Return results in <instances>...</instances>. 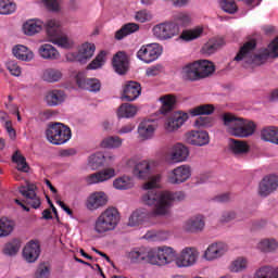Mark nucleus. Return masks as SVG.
Segmentation results:
<instances>
[{
  "label": "nucleus",
  "mask_w": 278,
  "mask_h": 278,
  "mask_svg": "<svg viewBox=\"0 0 278 278\" xmlns=\"http://www.w3.org/2000/svg\"><path fill=\"white\" fill-rule=\"evenodd\" d=\"M152 18L153 15H151V12L147 10H140L135 14V21H137V23H148Z\"/></svg>",
  "instance_id": "obj_58"
},
{
  "label": "nucleus",
  "mask_w": 278,
  "mask_h": 278,
  "mask_svg": "<svg viewBox=\"0 0 278 278\" xmlns=\"http://www.w3.org/2000/svg\"><path fill=\"white\" fill-rule=\"evenodd\" d=\"M49 275H51V268H49V265L47 263L39 264L35 273V278H49Z\"/></svg>",
  "instance_id": "obj_57"
},
{
  "label": "nucleus",
  "mask_w": 278,
  "mask_h": 278,
  "mask_svg": "<svg viewBox=\"0 0 278 278\" xmlns=\"http://www.w3.org/2000/svg\"><path fill=\"white\" fill-rule=\"evenodd\" d=\"M108 203V198H105V193L97 192L89 197L87 201L88 210H99V207H103Z\"/></svg>",
  "instance_id": "obj_30"
},
{
  "label": "nucleus",
  "mask_w": 278,
  "mask_h": 278,
  "mask_svg": "<svg viewBox=\"0 0 278 278\" xmlns=\"http://www.w3.org/2000/svg\"><path fill=\"white\" fill-rule=\"evenodd\" d=\"M268 58H278V37L275 38L269 45L268 49L260 50L258 53L252 56V63L257 66L264 64Z\"/></svg>",
  "instance_id": "obj_11"
},
{
  "label": "nucleus",
  "mask_w": 278,
  "mask_h": 278,
  "mask_svg": "<svg viewBox=\"0 0 278 278\" xmlns=\"http://www.w3.org/2000/svg\"><path fill=\"white\" fill-rule=\"evenodd\" d=\"M227 251H229L227 243H223V242L212 243L205 250L203 257L207 262H214V260H218L219 257H223V255H225Z\"/></svg>",
  "instance_id": "obj_15"
},
{
  "label": "nucleus",
  "mask_w": 278,
  "mask_h": 278,
  "mask_svg": "<svg viewBox=\"0 0 278 278\" xmlns=\"http://www.w3.org/2000/svg\"><path fill=\"white\" fill-rule=\"evenodd\" d=\"M195 62H199L198 73L200 75V79H205V77H210V75L214 73V63L207 60H200Z\"/></svg>",
  "instance_id": "obj_39"
},
{
  "label": "nucleus",
  "mask_w": 278,
  "mask_h": 278,
  "mask_svg": "<svg viewBox=\"0 0 278 278\" xmlns=\"http://www.w3.org/2000/svg\"><path fill=\"white\" fill-rule=\"evenodd\" d=\"M139 30H140V25L136 23L124 24L115 33V40H123V38H127V36H131V34H136V31H139Z\"/></svg>",
  "instance_id": "obj_32"
},
{
  "label": "nucleus",
  "mask_w": 278,
  "mask_h": 278,
  "mask_svg": "<svg viewBox=\"0 0 278 278\" xmlns=\"http://www.w3.org/2000/svg\"><path fill=\"white\" fill-rule=\"evenodd\" d=\"M16 12V3L10 0H0V14L8 15Z\"/></svg>",
  "instance_id": "obj_53"
},
{
  "label": "nucleus",
  "mask_w": 278,
  "mask_h": 278,
  "mask_svg": "<svg viewBox=\"0 0 278 278\" xmlns=\"http://www.w3.org/2000/svg\"><path fill=\"white\" fill-rule=\"evenodd\" d=\"M74 81L76 86L83 90H89V92H99L101 90V81L97 78H86V74L78 72L74 76Z\"/></svg>",
  "instance_id": "obj_12"
},
{
  "label": "nucleus",
  "mask_w": 278,
  "mask_h": 278,
  "mask_svg": "<svg viewBox=\"0 0 278 278\" xmlns=\"http://www.w3.org/2000/svg\"><path fill=\"white\" fill-rule=\"evenodd\" d=\"M113 187L115 190H131L134 187V179H131L129 176L117 177L113 181Z\"/></svg>",
  "instance_id": "obj_42"
},
{
  "label": "nucleus",
  "mask_w": 278,
  "mask_h": 278,
  "mask_svg": "<svg viewBox=\"0 0 278 278\" xmlns=\"http://www.w3.org/2000/svg\"><path fill=\"white\" fill-rule=\"evenodd\" d=\"M45 100L49 108H58L66 101V92L61 89L50 90L47 92Z\"/></svg>",
  "instance_id": "obj_22"
},
{
  "label": "nucleus",
  "mask_w": 278,
  "mask_h": 278,
  "mask_svg": "<svg viewBox=\"0 0 278 278\" xmlns=\"http://www.w3.org/2000/svg\"><path fill=\"white\" fill-rule=\"evenodd\" d=\"M190 155V150L182 143H176L170 150V160L173 162H186Z\"/></svg>",
  "instance_id": "obj_26"
},
{
  "label": "nucleus",
  "mask_w": 278,
  "mask_h": 278,
  "mask_svg": "<svg viewBox=\"0 0 278 278\" xmlns=\"http://www.w3.org/2000/svg\"><path fill=\"white\" fill-rule=\"evenodd\" d=\"M155 186H157V179L143 185L144 190L148 191L141 198L142 204L153 207V210L148 211L147 208H139L135 211L129 217L128 225L130 227L149 223V220L155 218V216H168L173 202L184 201L186 199V193H184V191L159 192L157 189H155Z\"/></svg>",
  "instance_id": "obj_1"
},
{
  "label": "nucleus",
  "mask_w": 278,
  "mask_h": 278,
  "mask_svg": "<svg viewBox=\"0 0 278 278\" xmlns=\"http://www.w3.org/2000/svg\"><path fill=\"white\" fill-rule=\"evenodd\" d=\"M155 132V126L151 121H143L139 124L138 134L142 140H149V138H153V134Z\"/></svg>",
  "instance_id": "obj_37"
},
{
  "label": "nucleus",
  "mask_w": 278,
  "mask_h": 278,
  "mask_svg": "<svg viewBox=\"0 0 278 278\" xmlns=\"http://www.w3.org/2000/svg\"><path fill=\"white\" fill-rule=\"evenodd\" d=\"M132 174L138 179H147L151 174V165L147 161H141L134 166Z\"/></svg>",
  "instance_id": "obj_36"
},
{
  "label": "nucleus",
  "mask_w": 278,
  "mask_h": 278,
  "mask_svg": "<svg viewBox=\"0 0 278 278\" xmlns=\"http://www.w3.org/2000/svg\"><path fill=\"white\" fill-rule=\"evenodd\" d=\"M8 70L10 71L11 75L14 77H20L21 75V66H18L16 63H9Z\"/></svg>",
  "instance_id": "obj_64"
},
{
  "label": "nucleus",
  "mask_w": 278,
  "mask_h": 278,
  "mask_svg": "<svg viewBox=\"0 0 278 278\" xmlns=\"http://www.w3.org/2000/svg\"><path fill=\"white\" fill-rule=\"evenodd\" d=\"M13 55L17 60H22V62H31L34 60V52L28 47L22 45L13 48Z\"/></svg>",
  "instance_id": "obj_34"
},
{
  "label": "nucleus",
  "mask_w": 278,
  "mask_h": 278,
  "mask_svg": "<svg viewBox=\"0 0 278 278\" xmlns=\"http://www.w3.org/2000/svg\"><path fill=\"white\" fill-rule=\"evenodd\" d=\"M160 73H162V65H160V64L152 65V66L148 67L146 71L147 77H157V75H160Z\"/></svg>",
  "instance_id": "obj_59"
},
{
  "label": "nucleus",
  "mask_w": 278,
  "mask_h": 278,
  "mask_svg": "<svg viewBox=\"0 0 278 278\" xmlns=\"http://www.w3.org/2000/svg\"><path fill=\"white\" fill-rule=\"evenodd\" d=\"M43 81H48V84H55V81H60L62 79V71L55 68H47L42 74Z\"/></svg>",
  "instance_id": "obj_45"
},
{
  "label": "nucleus",
  "mask_w": 278,
  "mask_h": 278,
  "mask_svg": "<svg viewBox=\"0 0 278 278\" xmlns=\"http://www.w3.org/2000/svg\"><path fill=\"white\" fill-rule=\"evenodd\" d=\"M162 106L160 109L161 114H170L177 105V97L175 94H165L160 98Z\"/></svg>",
  "instance_id": "obj_29"
},
{
  "label": "nucleus",
  "mask_w": 278,
  "mask_h": 278,
  "mask_svg": "<svg viewBox=\"0 0 278 278\" xmlns=\"http://www.w3.org/2000/svg\"><path fill=\"white\" fill-rule=\"evenodd\" d=\"M199 260V251L194 248H185L179 257L176 258V264L179 268H187L188 266H194Z\"/></svg>",
  "instance_id": "obj_13"
},
{
  "label": "nucleus",
  "mask_w": 278,
  "mask_h": 278,
  "mask_svg": "<svg viewBox=\"0 0 278 278\" xmlns=\"http://www.w3.org/2000/svg\"><path fill=\"white\" fill-rule=\"evenodd\" d=\"M38 53L42 60H59L60 52L50 43H43L39 47Z\"/></svg>",
  "instance_id": "obj_28"
},
{
  "label": "nucleus",
  "mask_w": 278,
  "mask_h": 278,
  "mask_svg": "<svg viewBox=\"0 0 278 278\" xmlns=\"http://www.w3.org/2000/svg\"><path fill=\"white\" fill-rule=\"evenodd\" d=\"M46 5L48 10L58 12L60 10V0H46Z\"/></svg>",
  "instance_id": "obj_63"
},
{
  "label": "nucleus",
  "mask_w": 278,
  "mask_h": 278,
  "mask_svg": "<svg viewBox=\"0 0 278 278\" xmlns=\"http://www.w3.org/2000/svg\"><path fill=\"white\" fill-rule=\"evenodd\" d=\"M236 218V212L233 211H225L222 214L220 223H230V220H233Z\"/></svg>",
  "instance_id": "obj_62"
},
{
  "label": "nucleus",
  "mask_w": 278,
  "mask_h": 278,
  "mask_svg": "<svg viewBox=\"0 0 278 278\" xmlns=\"http://www.w3.org/2000/svg\"><path fill=\"white\" fill-rule=\"evenodd\" d=\"M180 75L185 81H200L199 62L195 61L182 66Z\"/></svg>",
  "instance_id": "obj_19"
},
{
  "label": "nucleus",
  "mask_w": 278,
  "mask_h": 278,
  "mask_svg": "<svg viewBox=\"0 0 278 278\" xmlns=\"http://www.w3.org/2000/svg\"><path fill=\"white\" fill-rule=\"evenodd\" d=\"M255 47H257V42L255 40L247 41L239 50L238 54L235 56L236 62H240L244 60V58H251V53L255 51Z\"/></svg>",
  "instance_id": "obj_35"
},
{
  "label": "nucleus",
  "mask_w": 278,
  "mask_h": 278,
  "mask_svg": "<svg viewBox=\"0 0 278 278\" xmlns=\"http://www.w3.org/2000/svg\"><path fill=\"white\" fill-rule=\"evenodd\" d=\"M12 162L17 165V170L21 173H29V165L27 164V160L21 152L16 151L12 156Z\"/></svg>",
  "instance_id": "obj_48"
},
{
  "label": "nucleus",
  "mask_w": 278,
  "mask_h": 278,
  "mask_svg": "<svg viewBox=\"0 0 278 278\" xmlns=\"http://www.w3.org/2000/svg\"><path fill=\"white\" fill-rule=\"evenodd\" d=\"M222 119L226 131L235 138H249L255 134L257 127L254 122L238 117L232 113H224Z\"/></svg>",
  "instance_id": "obj_2"
},
{
  "label": "nucleus",
  "mask_w": 278,
  "mask_h": 278,
  "mask_svg": "<svg viewBox=\"0 0 278 278\" xmlns=\"http://www.w3.org/2000/svg\"><path fill=\"white\" fill-rule=\"evenodd\" d=\"M142 87L138 81L130 80L124 85L122 99L124 101H136V99L140 97Z\"/></svg>",
  "instance_id": "obj_17"
},
{
  "label": "nucleus",
  "mask_w": 278,
  "mask_h": 278,
  "mask_svg": "<svg viewBox=\"0 0 278 278\" xmlns=\"http://www.w3.org/2000/svg\"><path fill=\"white\" fill-rule=\"evenodd\" d=\"M103 164H105V155L101 152L89 157V166H91L92 170H97V168H100Z\"/></svg>",
  "instance_id": "obj_54"
},
{
  "label": "nucleus",
  "mask_w": 278,
  "mask_h": 278,
  "mask_svg": "<svg viewBox=\"0 0 278 278\" xmlns=\"http://www.w3.org/2000/svg\"><path fill=\"white\" fill-rule=\"evenodd\" d=\"M278 188V177L275 175L265 176L258 186V194L261 197H268L273 194Z\"/></svg>",
  "instance_id": "obj_16"
},
{
  "label": "nucleus",
  "mask_w": 278,
  "mask_h": 278,
  "mask_svg": "<svg viewBox=\"0 0 278 278\" xmlns=\"http://www.w3.org/2000/svg\"><path fill=\"white\" fill-rule=\"evenodd\" d=\"M261 138L264 142H273V144L278 146V128L267 127L261 131Z\"/></svg>",
  "instance_id": "obj_41"
},
{
  "label": "nucleus",
  "mask_w": 278,
  "mask_h": 278,
  "mask_svg": "<svg viewBox=\"0 0 278 278\" xmlns=\"http://www.w3.org/2000/svg\"><path fill=\"white\" fill-rule=\"evenodd\" d=\"M172 22L177 24V27L181 29V27H188V25H190L192 22V18L190 17V14L186 12H179L174 14Z\"/></svg>",
  "instance_id": "obj_46"
},
{
  "label": "nucleus",
  "mask_w": 278,
  "mask_h": 278,
  "mask_svg": "<svg viewBox=\"0 0 278 278\" xmlns=\"http://www.w3.org/2000/svg\"><path fill=\"white\" fill-rule=\"evenodd\" d=\"M185 231L189 233H200L205 229V217L203 215H195L189 218L184 225Z\"/></svg>",
  "instance_id": "obj_20"
},
{
  "label": "nucleus",
  "mask_w": 278,
  "mask_h": 278,
  "mask_svg": "<svg viewBox=\"0 0 278 278\" xmlns=\"http://www.w3.org/2000/svg\"><path fill=\"white\" fill-rule=\"evenodd\" d=\"M23 257L28 264H34L40 257V243L38 241H29L23 249Z\"/></svg>",
  "instance_id": "obj_21"
},
{
  "label": "nucleus",
  "mask_w": 278,
  "mask_h": 278,
  "mask_svg": "<svg viewBox=\"0 0 278 278\" xmlns=\"http://www.w3.org/2000/svg\"><path fill=\"white\" fill-rule=\"evenodd\" d=\"M94 51H97V47L94 46V43H83L77 53L67 54V61L86 64L88 60L92 59V55H94Z\"/></svg>",
  "instance_id": "obj_9"
},
{
  "label": "nucleus",
  "mask_w": 278,
  "mask_h": 278,
  "mask_svg": "<svg viewBox=\"0 0 278 278\" xmlns=\"http://www.w3.org/2000/svg\"><path fill=\"white\" fill-rule=\"evenodd\" d=\"M121 223V213L118 208L112 206L104 210L93 223V231L99 236H105L110 231H114Z\"/></svg>",
  "instance_id": "obj_3"
},
{
  "label": "nucleus",
  "mask_w": 278,
  "mask_h": 278,
  "mask_svg": "<svg viewBox=\"0 0 278 278\" xmlns=\"http://www.w3.org/2000/svg\"><path fill=\"white\" fill-rule=\"evenodd\" d=\"M18 251H21V240L18 239H13L9 241L3 249L4 255H10V256L16 255Z\"/></svg>",
  "instance_id": "obj_52"
},
{
  "label": "nucleus",
  "mask_w": 278,
  "mask_h": 278,
  "mask_svg": "<svg viewBox=\"0 0 278 278\" xmlns=\"http://www.w3.org/2000/svg\"><path fill=\"white\" fill-rule=\"evenodd\" d=\"M20 193L24 197V202L34 210L40 207V198L36 194V185H27L20 187Z\"/></svg>",
  "instance_id": "obj_14"
},
{
  "label": "nucleus",
  "mask_w": 278,
  "mask_h": 278,
  "mask_svg": "<svg viewBox=\"0 0 278 278\" xmlns=\"http://www.w3.org/2000/svg\"><path fill=\"white\" fill-rule=\"evenodd\" d=\"M229 148L231 153L235 155H243V153H249V144L242 140L230 139Z\"/></svg>",
  "instance_id": "obj_40"
},
{
  "label": "nucleus",
  "mask_w": 278,
  "mask_h": 278,
  "mask_svg": "<svg viewBox=\"0 0 278 278\" xmlns=\"http://www.w3.org/2000/svg\"><path fill=\"white\" fill-rule=\"evenodd\" d=\"M191 116H210L214 114V105L212 104H202L192 110H190Z\"/></svg>",
  "instance_id": "obj_49"
},
{
  "label": "nucleus",
  "mask_w": 278,
  "mask_h": 278,
  "mask_svg": "<svg viewBox=\"0 0 278 278\" xmlns=\"http://www.w3.org/2000/svg\"><path fill=\"white\" fill-rule=\"evenodd\" d=\"M162 55V47L157 43H149L142 46L137 52L138 60L144 62V64H151V62H155Z\"/></svg>",
  "instance_id": "obj_8"
},
{
  "label": "nucleus",
  "mask_w": 278,
  "mask_h": 278,
  "mask_svg": "<svg viewBox=\"0 0 278 278\" xmlns=\"http://www.w3.org/2000/svg\"><path fill=\"white\" fill-rule=\"evenodd\" d=\"M14 231V222L8 219V217H2L0 219V238H5Z\"/></svg>",
  "instance_id": "obj_47"
},
{
  "label": "nucleus",
  "mask_w": 278,
  "mask_h": 278,
  "mask_svg": "<svg viewBox=\"0 0 278 278\" xmlns=\"http://www.w3.org/2000/svg\"><path fill=\"white\" fill-rule=\"evenodd\" d=\"M151 264L153 266H166L177 260V252L173 248L163 247L157 250H151Z\"/></svg>",
  "instance_id": "obj_7"
},
{
  "label": "nucleus",
  "mask_w": 278,
  "mask_h": 278,
  "mask_svg": "<svg viewBox=\"0 0 278 278\" xmlns=\"http://www.w3.org/2000/svg\"><path fill=\"white\" fill-rule=\"evenodd\" d=\"M43 23L40 20H29L23 25L24 34L26 36H36L42 31Z\"/></svg>",
  "instance_id": "obj_33"
},
{
  "label": "nucleus",
  "mask_w": 278,
  "mask_h": 278,
  "mask_svg": "<svg viewBox=\"0 0 278 278\" xmlns=\"http://www.w3.org/2000/svg\"><path fill=\"white\" fill-rule=\"evenodd\" d=\"M219 5L226 14H236L238 12L236 0H219Z\"/></svg>",
  "instance_id": "obj_55"
},
{
  "label": "nucleus",
  "mask_w": 278,
  "mask_h": 278,
  "mask_svg": "<svg viewBox=\"0 0 278 278\" xmlns=\"http://www.w3.org/2000/svg\"><path fill=\"white\" fill-rule=\"evenodd\" d=\"M113 68L117 75H125L129 71V61L127 60V54L125 52H117L113 56Z\"/></svg>",
  "instance_id": "obj_23"
},
{
  "label": "nucleus",
  "mask_w": 278,
  "mask_h": 278,
  "mask_svg": "<svg viewBox=\"0 0 278 278\" xmlns=\"http://www.w3.org/2000/svg\"><path fill=\"white\" fill-rule=\"evenodd\" d=\"M222 47H225V39L223 37L213 38L202 47V53L212 55V53H216Z\"/></svg>",
  "instance_id": "obj_31"
},
{
  "label": "nucleus",
  "mask_w": 278,
  "mask_h": 278,
  "mask_svg": "<svg viewBox=\"0 0 278 278\" xmlns=\"http://www.w3.org/2000/svg\"><path fill=\"white\" fill-rule=\"evenodd\" d=\"M72 136L73 132H71V128L62 123L50 124L46 130L47 140H49L51 144H66Z\"/></svg>",
  "instance_id": "obj_5"
},
{
  "label": "nucleus",
  "mask_w": 278,
  "mask_h": 278,
  "mask_svg": "<svg viewBox=\"0 0 278 278\" xmlns=\"http://www.w3.org/2000/svg\"><path fill=\"white\" fill-rule=\"evenodd\" d=\"M112 177H116V170L112 167H109L90 174L89 176H87L86 181L89 185L102 184L103 181H109V179H112Z\"/></svg>",
  "instance_id": "obj_18"
},
{
  "label": "nucleus",
  "mask_w": 278,
  "mask_h": 278,
  "mask_svg": "<svg viewBox=\"0 0 278 278\" xmlns=\"http://www.w3.org/2000/svg\"><path fill=\"white\" fill-rule=\"evenodd\" d=\"M46 31L49 42L58 45L62 49H71L73 41L62 31V24L56 20H49L46 25Z\"/></svg>",
  "instance_id": "obj_4"
},
{
  "label": "nucleus",
  "mask_w": 278,
  "mask_h": 278,
  "mask_svg": "<svg viewBox=\"0 0 278 278\" xmlns=\"http://www.w3.org/2000/svg\"><path fill=\"white\" fill-rule=\"evenodd\" d=\"M258 251L262 253H274L276 249H278V241L276 239H263L257 244Z\"/></svg>",
  "instance_id": "obj_43"
},
{
  "label": "nucleus",
  "mask_w": 278,
  "mask_h": 278,
  "mask_svg": "<svg viewBox=\"0 0 278 278\" xmlns=\"http://www.w3.org/2000/svg\"><path fill=\"white\" fill-rule=\"evenodd\" d=\"M191 175L192 170L190 169L189 165H180L168 172L167 181L168 184L173 185L185 184V181H188L190 179Z\"/></svg>",
  "instance_id": "obj_10"
},
{
  "label": "nucleus",
  "mask_w": 278,
  "mask_h": 278,
  "mask_svg": "<svg viewBox=\"0 0 278 278\" xmlns=\"http://www.w3.org/2000/svg\"><path fill=\"white\" fill-rule=\"evenodd\" d=\"M105 62V51H101L93 62H91L87 68L89 71H97V68H101L103 66V63Z\"/></svg>",
  "instance_id": "obj_56"
},
{
  "label": "nucleus",
  "mask_w": 278,
  "mask_h": 278,
  "mask_svg": "<svg viewBox=\"0 0 278 278\" xmlns=\"http://www.w3.org/2000/svg\"><path fill=\"white\" fill-rule=\"evenodd\" d=\"M4 129L7 130V134H9L10 140H16V130L12 127L11 121L5 122Z\"/></svg>",
  "instance_id": "obj_61"
},
{
  "label": "nucleus",
  "mask_w": 278,
  "mask_h": 278,
  "mask_svg": "<svg viewBox=\"0 0 278 278\" xmlns=\"http://www.w3.org/2000/svg\"><path fill=\"white\" fill-rule=\"evenodd\" d=\"M136 114H138V108L130 103H124L117 110L118 118H134Z\"/></svg>",
  "instance_id": "obj_38"
},
{
  "label": "nucleus",
  "mask_w": 278,
  "mask_h": 278,
  "mask_svg": "<svg viewBox=\"0 0 278 278\" xmlns=\"http://www.w3.org/2000/svg\"><path fill=\"white\" fill-rule=\"evenodd\" d=\"M122 144H123V139H121V137L118 136L106 137L101 142V147L103 149H118V147H122Z\"/></svg>",
  "instance_id": "obj_51"
},
{
  "label": "nucleus",
  "mask_w": 278,
  "mask_h": 278,
  "mask_svg": "<svg viewBox=\"0 0 278 278\" xmlns=\"http://www.w3.org/2000/svg\"><path fill=\"white\" fill-rule=\"evenodd\" d=\"M195 127H212V118L207 116H200L195 123Z\"/></svg>",
  "instance_id": "obj_60"
},
{
  "label": "nucleus",
  "mask_w": 278,
  "mask_h": 278,
  "mask_svg": "<svg viewBox=\"0 0 278 278\" xmlns=\"http://www.w3.org/2000/svg\"><path fill=\"white\" fill-rule=\"evenodd\" d=\"M152 34L154 38H157V40H170L176 36H179V34H181V29H179L177 24L173 23L172 21H167L156 24L152 28Z\"/></svg>",
  "instance_id": "obj_6"
},
{
  "label": "nucleus",
  "mask_w": 278,
  "mask_h": 278,
  "mask_svg": "<svg viewBox=\"0 0 278 278\" xmlns=\"http://www.w3.org/2000/svg\"><path fill=\"white\" fill-rule=\"evenodd\" d=\"M187 142L195 147H205V144H210V135L207 131L192 130L187 135Z\"/></svg>",
  "instance_id": "obj_24"
},
{
  "label": "nucleus",
  "mask_w": 278,
  "mask_h": 278,
  "mask_svg": "<svg viewBox=\"0 0 278 278\" xmlns=\"http://www.w3.org/2000/svg\"><path fill=\"white\" fill-rule=\"evenodd\" d=\"M129 258L130 262H132L134 264H151V250L147 251L146 249H138V250H132L129 253Z\"/></svg>",
  "instance_id": "obj_27"
},
{
  "label": "nucleus",
  "mask_w": 278,
  "mask_h": 278,
  "mask_svg": "<svg viewBox=\"0 0 278 278\" xmlns=\"http://www.w3.org/2000/svg\"><path fill=\"white\" fill-rule=\"evenodd\" d=\"M202 35H203V29L201 27H195L192 29L182 30L179 38H180V40L190 42L192 40H197V38H201Z\"/></svg>",
  "instance_id": "obj_44"
},
{
  "label": "nucleus",
  "mask_w": 278,
  "mask_h": 278,
  "mask_svg": "<svg viewBox=\"0 0 278 278\" xmlns=\"http://www.w3.org/2000/svg\"><path fill=\"white\" fill-rule=\"evenodd\" d=\"M188 119V113L184 112H175L172 114L170 117L167 119L166 129L168 131H176V129H179L184 123H186Z\"/></svg>",
  "instance_id": "obj_25"
},
{
  "label": "nucleus",
  "mask_w": 278,
  "mask_h": 278,
  "mask_svg": "<svg viewBox=\"0 0 278 278\" xmlns=\"http://www.w3.org/2000/svg\"><path fill=\"white\" fill-rule=\"evenodd\" d=\"M247 266H249V261L244 257H237L231 262L229 266L230 273H242V270H247Z\"/></svg>",
  "instance_id": "obj_50"
}]
</instances>
